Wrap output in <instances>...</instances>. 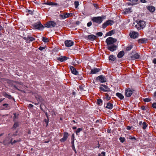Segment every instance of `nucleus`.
Here are the masks:
<instances>
[{
    "label": "nucleus",
    "instance_id": "nucleus-1",
    "mask_svg": "<svg viewBox=\"0 0 156 156\" xmlns=\"http://www.w3.org/2000/svg\"><path fill=\"white\" fill-rule=\"evenodd\" d=\"M117 41V40L112 37H109L107 38L105 41L108 46L114 44H113Z\"/></svg>",
    "mask_w": 156,
    "mask_h": 156
},
{
    "label": "nucleus",
    "instance_id": "nucleus-2",
    "mask_svg": "<svg viewBox=\"0 0 156 156\" xmlns=\"http://www.w3.org/2000/svg\"><path fill=\"white\" fill-rule=\"evenodd\" d=\"M34 28L40 30H42L44 28V26L39 21L37 23L33 24L32 25Z\"/></svg>",
    "mask_w": 156,
    "mask_h": 156
},
{
    "label": "nucleus",
    "instance_id": "nucleus-3",
    "mask_svg": "<svg viewBox=\"0 0 156 156\" xmlns=\"http://www.w3.org/2000/svg\"><path fill=\"white\" fill-rule=\"evenodd\" d=\"M91 20L94 22L100 24L103 21V18L101 16L94 17L91 19Z\"/></svg>",
    "mask_w": 156,
    "mask_h": 156
},
{
    "label": "nucleus",
    "instance_id": "nucleus-4",
    "mask_svg": "<svg viewBox=\"0 0 156 156\" xmlns=\"http://www.w3.org/2000/svg\"><path fill=\"white\" fill-rule=\"evenodd\" d=\"M129 57L132 60H135L139 58L140 55L137 53L133 52L129 54Z\"/></svg>",
    "mask_w": 156,
    "mask_h": 156
},
{
    "label": "nucleus",
    "instance_id": "nucleus-5",
    "mask_svg": "<svg viewBox=\"0 0 156 156\" xmlns=\"http://www.w3.org/2000/svg\"><path fill=\"white\" fill-rule=\"evenodd\" d=\"M135 90L130 88L126 89L125 90V95L127 97H130Z\"/></svg>",
    "mask_w": 156,
    "mask_h": 156
},
{
    "label": "nucleus",
    "instance_id": "nucleus-6",
    "mask_svg": "<svg viewBox=\"0 0 156 156\" xmlns=\"http://www.w3.org/2000/svg\"><path fill=\"white\" fill-rule=\"evenodd\" d=\"M99 89L103 91L109 92L111 91V90L110 89L108 86L104 84L101 85Z\"/></svg>",
    "mask_w": 156,
    "mask_h": 156
},
{
    "label": "nucleus",
    "instance_id": "nucleus-7",
    "mask_svg": "<svg viewBox=\"0 0 156 156\" xmlns=\"http://www.w3.org/2000/svg\"><path fill=\"white\" fill-rule=\"evenodd\" d=\"M45 27L48 28H52L55 27L56 25V23L54 21H50L47 23L45 24Z\"/></svg>",
    "mask_w": 156,
    "mask_h": 156
},
{
    "label": "nucleus",
    "instance_id": "nucleus-8",
    "mask_svg": "<svg viewBox=\"0 0 156 156\" xmlns=\"http://www.w3.org/2000/svg\"><path fill=\"white\" fill-rule=\"evenodd\" d=\"M96 80H99L101 83L105 82L107 81L105 76L103 75H100L98 76L96 78Z\"/></svg>",
    "mask_w": 156,
    "mask_h": 156
},
{
    "label": "nucleus",
    "instance_id": "nucleus-9",
    "mask_svg": "<svg viewBox=\"0 0 156 156\" xmlns=\"http://www.w3.org/2000/svg\"><path fill=\"white\" fill-rule=\"evenodd\" d=\"M22 38L26 41V42L27 43L29 42L30 41H32L35 40V38L34 37H32L28 36L27 37H22Z\"/></svg>",
    "mask_w": 156,
    "mask_h": 156
},
{
    "label": "nucleus",
    "instance_id": "nucleus-10",
    "mask_svg": "<svg viewBox=\"0 0 156 156\" xmlns=\"http://www.w3.org/2000/svg\"><path fill=\"white\" fill-rule=\"evenodd\" d=\"M117 45L113 44L108 46L107 48L110 51H114L117 49Z\"/></svg>",
    "mask_w": 156,
    "mask_h": 156
},
{
    "label": "nucleus",
    "instance_id": "nucleus-11",
    "mask_svg": "<svg viewBox=\"0 0 156 156\" xmlns=\"http://www.w3.org/2000/svg\"><path fill=\"white\" fill-rule=\"evenodd\" d=\"M73 15V13H66L64 14L61 15L60 16L61 18H62L63 19H66L69 17L72 16Z\"/></svg>",
    "mask_w": 156,
    "mask_h": 156
},
{
    "label": "nucleus",
    "instance_id": "nucleus-12",
    "mask_svg": "<svg viewBox=\"0 0 156 156\" xmlns=\"http://www.w3.org/2000/svg\"><path fill=\"white\" fill-rule=\"evenodd\" d=\"M65 44L66 46L70 47L73 45L74 42L71 40H66L65 42Z\"/></svg>",
    "mask_w": 156,
    "mask_h": 156
},
{
    "label": "nucleus",
    "instance_id": "nucleus-13",
    "mask_svg": "<svg viewBox=\"0 0 156 156\" xmlns=\"http://www.w3.org/2000/svg\"><path fill=\"white\" fill-rule=\"evenodd\" d=\"M86 37L87 38V39L90 40L91 41H93L96 39L97 37L94 35L91 34L86 36Z\"/></svg>",
    "mask_w": 156,
    "mask_h": 156
},
{
    "label": "nucleus",
    "instance_id": "nucleus-14",
    "mask_svg": "<svg viewBox=\"0 0 156 156\" xmlns=\"http://www.w3.org/2000/svg\"><path fill=\"white\" fill-rule=\"evenodd\" d=\"M138 33L135 31H132L130 34V36L131 38H136L137 37Z\"/></svg>",
    "mask_w": 156,
    "mask_h": 156
},
{
    "label": "nucleus",
    "instance_id": "nucleus-15",
    "mask_svg": "<svg viewBox=\"0 0 156 156\" xmlns=\"http://www.w3.org/2000/svg\"><path fill=\"white\" fill-rule=\"evenodd\" d=\"M69 68L72 73L75 75H77L78 72L76 70V69L72 66H70Z\"/></svg>",
    "mask_w": 156,
    "mask_h": 156
},
{
    "label": "nucleus",
    "instance_id": "nucleus-16",
    "mask_svg": "<svg viewBox=\"0 0 156 156\" xmlns=\"http://www.w3.org/2000/svg\"><path fill=\"white\" fill-rule=\"evenodd\" d=\"M68 136V133L66 132H65L64 133L63 137L60 140L61 142H64L66 140Z\"/></svg>",
    "mask_w": 156,
    "mask_h": 156
},
{
    "label": "nucleus",
    "instance_id": "nucleus-17",
    "mask_svg": "<svg viewBox=\"0 0 156 156\" xmlns=\"http://www.w3.org/2000/svg\"><path fill=\"white\" fill-rule=\"evenodd\" d=\"M100 71V69L98 68H94L93 69H91V71L90 73V74H96Z\"/></svg>",
    "mask_w": 156,
    "mask_h": 156
},
{
    "label": "nucleus",
    "instance_id": "nucleus-18",
    "mask_svg": "<svg viewBox=\"0 0 156 156\" xmlns=\"http://www.w3.org/2000/svg\"><path fill=\"white\" fill-rule=\"evenodd\" d=\"M68 58H69L68 57L63 56L57 58V59L61 62H64Z\"/></svg>",
    "mask_w": 156,
    "mask_h": 156
},
{
    "label": "nucleus",
    "instance_id": "nucleus-19",
    "mask_svg": "<svg viewBox=\"0 0 156 156\" xmlns=\"http://www.w3.org/2000/svg\"><path fill=\"white\" fill-rule=\"evenodd\" d=\"M42 5H58V4L56 3H54L51 2H45L44 1V2L42 3Z\"/></svg>",
    "mask_w": 156,
    "mask_h": 156
},
{
    "label": "nucleus",
    "instance_id": "nucleus-20",
    "mask_svg": "<svg viewBox=\"0 0 156 156\" xmlns=\"http://www.w3.org/2000/svg\"><path fill=\"white\" fill-rule=\"evenodd\" d=\"M147 8L148 10L151 12H154L155 10V8L153 6H147Z\"/></svg>",
    "mask_w": 156,
    "mask_h": 156
},
{
    "label": "nucleus",
    "instance_id": "nucleus-21",
    "mask_svg": "<svg viewBox=\"0 0 156 156\" xmlns=\"http://www.w3.org/2000/svg\"><path fill=\"white\" fill-rule=\"evenodd\" d=\"M138 24L140 27L143 28L145 27V22L144 21L140 20L138 22Z\"/></svg>",
    "mask_w": 156,
    "mask_h": 156
},
{
    "label": "nucleus",
    "instance_id": "nucleus-22",
    "mask_svg": "<svg viewBox=\"0 0 156 156\" xmlns=\"http://www.w3.org/2000/svg\"><path fill=\"white\" fill-rule=\"evenodd\" d=\"M131 2L130 3H129L128 4L129 5H135L136 4V2L138 1V0H129Z\"/></svg>",
    "mask_w": 156,
    "mask_h": 156
},
{
    "label": "nucleus",
    "instance_id": "nucleus-23",
    "mask_svg": "<svg viewBox=\"0 0 156 156\" xmlns=\"http://www.w3.org/2000/svg\"><path fill=\"white\" fill-rule=\"evenodd\" d=\"M105 107L109 109H111L113 108V105L110 102L108 103Z\"/></svg>",
    "mask_w": 156,
    "mask_h": 156
},
{
    "label": "nucleus",
    "instance_id": "nucleus-24",
    "mask_svg": "<svg viewBox=\"0 0 156 156\" xmlns=\"http://www.w3.org/2000/svg\"><path fill=\"white\" fill-rule=\"evenodd\" d=\"M124 55V51H122L119 52L117 55V57L119 58H121Z\"/></svg>",
    "mask_w": 156,
    "mask_h": 156
},
{
    "label": "nucleus",
    "instance_id": "nucleus-25",
    "mask_svg": "<svg viewBox=\"0 0 156 156\" xmlns=\"http://www.w3.org/2000/svg\"><path fill=\"white\" fill-rule=\"evenodd\" d=\"M116 95L120 99H123L124 98L123 95L120 93H116Z\"/></svg>",
    "mask_w": 156,
    "mask_h": 156
},
{
    "label": "nucleus",
    "instance_id": "nucleus-26",
    "mask_svg": "<svg viewBox=\"0 0 156 156\" xmlns=\"http://www.w3.org/2000/svg\"><path fill=\"white\" fill-rule=\"evenodd\" d=\"M147 40L145 38H142L139 40L138 41L139 42L141 43H145L147 42Z\"/></svg>",
    "mask_w": 156,
    "mask_h": 156
},
{
    "label": "nucleus",
    "instance_id": "nucleus-27",
    "mask_svg": "<svg viewBox=\"0 0 156 156\" xmlns=\"http://www.w3.org/2000/svg\"><path fill=\"white\" fill-rule=\"evenodd\" d=\"M114 34V31L113 30H111L109 32L107 33L106 34V36H111L112 34Z\"/></svg>",
    "mask_w": 156,
    "mask_h": 156
},
{
    "label": "nucleus",
    "instance_id": "nucleus-28",
    "mask_svg": "<svg viewBox=\"0 0 156 156\" xmlns=\"http://www.w3.org/2000/svg\"><path fill=\"white\" fill-rule=\"evenodd\" d=\"M115 59V57L114 55H110L109 57V60L114 61Z\"/></svg>",
    "mask_w": 156,
    "mask_h": 156
},
{
    "label": "nucleus",
    "instance_id": "nucleus-29",
    "mask_svg": "<svg viewBox=\"0 0 156 156\" xmlns=\"http://www.w3.org/2000/svg\"><path fill=\"white\" fill-rule=\"evenodd\" d=\"M34 12V10L33 9V10H31L26 9V12L28 13L29 14H31V15H33Z\"/></svg>",
    "mask_w": 156,
    "mask_h": 156
},
{
    "label": "nucleus",
    "instance_id": "nucleus-30",
    "mask_svg": "<svg viewBox=\"0 0 156 156\" xmlns=\"http://www.w3.org/2000/svg\"><path fill=\"white\" fill-rule=\"evenodd\" d=\"M12 139H11L10 141L7 142L6 141V140H5L3 141V144L5 145H7L10 143H11V142L12 141Z\"/></svg>",
    "mask_w": 156,
    "mask_h": 156
},
{
    "label": "nucleus",
    "instance_id": "nucleus-31",
    "mask_svg": "<svg viewBox=\"0 0 156 156\" xmlns=\"http://www.w3.org/2000/svg\"><path fill=\"white\" fill-rule=\"evenodd\" d=\"M4 96L5 97L8 98L10 99H12L13 98V97L10 95H9L6 93H5Z\"/></svg>",
    "mask_w": 156,
    "mask_h": 156
},
{
    "label": "nucleus",
    "instance_id": "nucleus-32",
    "mask_svg": "<svg viewBox=\"0 0 156 156\" xmlns=\"http://www.w3.org/2000/svg\"><path fill=\"white\" fill-rule=\"evenodd\" d=\"M13 115V121L14 122H16V119L18 118V115L16 113H14Z\"/></svg>",
    "mask_w": 156,
    "mask_h": 156
},
{
    "label": "nucleus",
    "instance_id": "nucleus-33",
    "mask_svg": "<svg viewBox=\"0 0 156 156\" xmlns=\"http://www.w3.org/2000/svg\"><path fill=\"white\" fill-rule=\"evenodd\" d=\"M107 22L108 25H112L114 23L113 21L111 20H107Z\"/></svg>",
    "mask_w": 156,
    "mask_h": 156
},
{
    "label": "nucleus",
    "instance_id": "nucleus-34",
    "mask_svg": "<svg viewBox=\"0 0 156 156\" xmlns=\"http://www.w3.org/2000/svg\"><path fill=\"white\" fill-rule=\"evenodd\" d=\"M133 48V45H130L129 46H128L126 48V50L127 51H129L131 49Z\"/></svg>",
    "mask_w": 156,
    "mask_h": 156
},
{
    "label": "nucleus",
    "instance_id": "nucleus-35",
    "mask_svg": "<svg viewBox=\"0 0 156 156\" xmlns=\"http://www.w3.org/2000/svg\"><path fill=\"white\" fill-rule=\"evenodd\" d=\"M142 125L143 126L142 127V128L143 129H146V127L148 126V125L145 122H144L142 123Z\"/></svg>",
    "mask_w": 156,
    "mask_h": 156
},
{
    "label": "nucleus",
    "instance_id": "nucleus-36",
    "mask_svg": "<svg viewBox=\"0 0 156 156\" xmlns=\"http://www.w3.org/2000/svg\"><path fill=\"white\" fill-rule=\"evenodd\" d=\"M105 98L107 100H109L111 99V97H110L109 94L108 93L105 94Z\"/></svg>",
    "mask_w": 156,
    "mask_h": 156
},
{
    "label": "nucleus",
    "instance_id": "nucleus-37",
    "mask_svg": "<svg viewBox=\"0 0 156 156\" xmlns=\"http://www.w3.org/2000/svg\"><path fill=\"white\" fill-rule=\"evenodd\" d=\"M108 25V22H107V20L102 25V28H105Z\"/></svg>",
    "mask_w": 156,
    "mask_h": 156
},
{
    "label": "nucleus",
    "instance_id": "nucleus-38",
    "mask_svg": "<svg viewBox=\"0 0 156 156\" xmlns=\"http://www.w3.org/2000/svg\"><path fill=\"white\" fill-rule=\"evenodd\" d=\"M42 41L44 42H47L49 41L48 38L44 37H42Z\"/></svg>",
    "mask_w": 156,
    "mask_h": 156
},
{
    "label": "nucleus",
    "instance_id": "nucleus-39",
    "mask_svg": "<svg viewBox=\"0 0 156 156\" xmlns=\"http://www.w3.org/2000/svg\"><path fill=\"white\" fill-rule=\"evenodd\" d=\"M74 5L75 6V7L76 9L77 8L78 6L79 5V2L77 1H75L74 2Z\"/></svg>",
    "mask_w": 156,
    "mask_h": 156
},
{
    "label": "nucleus",
    "instance_id": "nucleus-40",
    "mask_svg": "<svg viewBox=\"0 0 156 156\" xmlns=\"http://www.w3.org/2000/svg\"><path fill=\"white\" fill-rule=\"evenodd\" d=\"M129 139L133 140L134 141H135L136 140V138L135 137L132 136H129Z\"/></svg>",
    "mask_w": 156,
    "mask_h": 156
},
{
    "label": "nucleus",
    "instance_id": "nucleus-41",
    "mask_svg": "<svg viewBox=\"0 0 156 156\" xmlns=\"http://www.w3.org/2000/svg\"><path fill=\"white\" fill-rule=\"evenodd\" d=\"M97 102L98 105H100L102 102V101L101 99H98L97 100Z\"/></svg>",
    "mask_w": 156,
    "mask_h": 156
},
{
    "label": "nucleus",
    "instance_id": "nucleus-42",
    "mask_svg": "<svg viewBox=\"0 0 156 156\" xmlns=\"http://www.w3.org/2000/svg\"><path fill=\"white\" fill-rule=\"evenodd\" d=\"M143 101L145 102H148L151 101V99L150 98H145L143 99Z\"/></svg>",
    "mask_w": 156,
    "mask_h": 156
},
{
    "label": "nucleus",
    "instance_id": "nucleus-43",
    "mask_svg": "<svg viewBox=\"0 0 156 156\" xmlns=\"http://www.w3.org/2000/svg\"><path fill=\"white\" fill-rule=\"evenodd\" d=\"M82 128H78V129H77L76 130V134L77 135H78V133H79L81 131H82Z\"/></svg>",
    "mask_w": 156,
    "mask_h": 156
},
{
    "label": "nucleus",
    "instance_id": "nucleus-44",
    "mask_svg": "<svg viewBox=\"0 0 156 156\" xmlns=\"http://www.w3.org/2000/svg\"><path fill=\"white\" fill-rule=\"evenodd\" d=\"M96 34L99 37H101L102 36L103 33L101 32H98Z\"/></svg>",
    "mask_w": 156,
    "mask_h": 156
},
{
    "label": "nucleus",
    "instance_id": "nucleus-45",
    "mask_svg": "<svg viewBox=\"0 0 156 156\" xmlns=\"http://www.w3.org/2000/svg\"><path fill=\"white\" fill-rule=\"evenodd\" d=\"M119 140L121 142L123 143L125 141V138L124 137H120L119 138Z\"/></svg>",
    "mask_w": 156,
    "mask_h": 156
},
{
    "label": "nucleus",
    "instance_id": "nucleus-46",
    "mask_svg": "<svg viewBox=\"0 0 156 156\" xmlns=\"http://www.w3.org/2000/svg\"><path fill=\"white\" fill-rule=\"evenodd\" d=\"M92 22L91 21H90L87 23V26L88 27H90L92 25Z\"/></svg>",
    "mask_w": 156,
    "mask_h": 156
},
{
    "label": "nucleus",
    "instance_id": "nucleus-47",
    "mask_svg": "<svg viewBox=\"0 0 156 156\" xmlns=\"http://www.w3.org/2000/svg\"><path fill=\"white\" fill-rule=\"evenodd\" d=\"M45 49V47L40 46L39 47L38 49L41 51H42Z\"/></svg>",
    "mask_w": 156,
    "mask_h": 156
},
{
    "label": "nucleus",
    "instance_id": "nucleus-48",
    "mask_svg": "<svg viewBox=\"0 0 156 156\" xmlns=\"http://www.w3.org/2000/svg\"><path fill=\"white\" fill-rule=\"evenodd\" d=\"M18 123L17 122H15L14 123V125H13L14 127L16 128V127H17L18 126Z\"/></svg>",
    "mask_w": 156,
    "mask_h": 156
},
{
    "label": "nucleus",
    "instance_id": "nucleus-49",
    "mask_svg": "<svg viewBox=\"0 0 156 156\" xmlns=\"http://www.w3.org/2000/svg\"><path fill=\"white\" fill-rule=\"evenodd\" d=\"M152 106L153 108H156V102L154 103L152 105Z\"/></svg>",
    "mask_w": 156,
    "mask_h": 156
},
{
    "label": "nucleus",
    "instance_id": "nucleus-50",
    "mask_svg": "<svg viewBox=\"0 0 156 156\" xmlns=\"http://www.w3.org/2000/svg\"><path fill=\"white\" fill-rule=\"evenodd\" d=\"M44 121L47 124V126L48 125V119H44Z\"/></svg>",
    "mask_w": 156,
    "mask_h": 156
},
{
    "label": "nucleus",
    "instance_id": "nucleus-51",
    "mask_svg": "<svg viewBox=\"0 0 156 156\" xmlns=\"http://www.w3.org/2000/svg\"><path fill=\"white\" fill-rule=\"evenodd\" d=\"M20 141V140H14L12 142H11V143H12V144H14L16 142H19Z\"/></svg>",
    "mask_w": 156,
    "mask_h": 156
},
{
    "label": "nucleus",
    "instance_id": "nucleus-52",
    "mask_svg": "<svg viewBox=\"0 0 156 156\" xmlns=\"http://www.w3.org/2000/svg\"><path fill=\"white\" fill-rule=\"evenodd\" d=\"M135 23H133V26H135L136 27L137 29L139 30V29H140V28L139 27H137L138 26H137V24H136L135 25Z\"/></svg>",
    "mask_w": 156,
    "mask_h": 156
},
{
    "label": "nucleus",
    "instance_id": "nucleus-53",
    "mask_svg": "<svg viewBox=\"0 0 156 156\" xmlns=\"http://www.w3.org/2000/svg\"><path fill=\"white\" fill-rule=\"evenodd\" d=\"M130 10H131V9L130 8H128V9H126V10H125V12H127V13H128V12H130H130H131V11H130Z\"/></svg>",
    "mask_w": 156,
    "mask_h": 156
},
{
    "label": "nucleus",
    "instance_id": "nucleus-54",
    "mask_svg": "<svg viewBox=\"0 0 156 156\" xmlns=\"http://www.w3.org/2000/svg\"><path fill=\"white\" fill-rule=\"evenodd\" d=\"M3 105V106H5L6 108H8V106L9 105L8 104H4Z\"/></svg>",
    "mask_w": 156,
    "mask_h": 156
},
{
    "label": "nucleus",
    "instance_id": "nucleus-55",
    "mask_svg": "<svg viewBox=\"0 0 156 156\" xmlns=\"http://www.w3.org/2000/svg\"><path fill=\"white\" fill-rule=\"evenodd\" d=\"M79 88L80 90H84L83 88V87L82 86H80L79 87Z\"/></svg>",
    "mask_w": 156,
    "mask_h": 156
},
{
    "label": "nucleus",
    "instance_id": "nucleus-56",
    "mask_svg": "<svg viewBox=\"0 0 156 156\" xmlns=\"http://www.w3.org/2000/svg\"><path fill=\"white\" fill-rule=\"evenodd\" d=\"M140 1L142 3H146L147 2L146 0H140Z\"/></svg>",
    "mask_w": 156,
    "mask_h": 156
},
{
    "label": "nucleus",
    "instance_id": "nucleus-57",
    "mask_svg": "<svg viewBox=\"0 0 156 156\" xmlns=\"http://www.w3.org/2000/svg\"><path fill=\"white\" fill-rule=\"evenodd\" d=\"M141 109L143 110H146L144 106L141 107Z\"/></svg>",
    "mask_w": 156,
    "mask_h": 156
},
{
    "label": "nucleus",
    "instance_id": "nucleus-58",
    "mask_svg": "<svg viewBox=\"0 0 156 156\" xmlns=\"http://www.w3.org/2000/svg\"><path fill=\"white\" fill-rule=\"evenodd\" d=\"M127 129H128V130H130L131 129V127L129 126H127V128H126Z\"/></svg>",
    "mask_w": 156,
    "mask_h": 156
},
{
    "label": "nucleus",
    "instance_id": "nucleus-59",
    "mask_svg": "<svg viewBox=\"0 0 156 156\" xmlns=\"http://www.w3.org/2000/svg\"><path fill=\"white\" fill-rule=\"evenodd\" d=\"M3 29V27L0 25V31L2 30Z\"/></svg>",
    "mask_w": 156,
    "mask_h": 156
},
{
    "label": "nucleus",
    "instance_id": "nucleus-60",
    "mask_svg": "<svg viewBox=\"0 0 156 156\" xmlns=\"http://www.w3.org/2000/svg\"><path fill=\"white\" fill-rule=\"evenodd\" d=\"M153 62L154 63V64H156V58H154L153 60Z\"/></svg>",
    "mask_w": 156,
    "mask_h": 156
},
{
    "label": "nucleus",
    "instance_id": "nucleus-61",
    "mask_svg": "<svg viewBox=\"0 0 156 156\" xmlns=\"http://www.w3.org/2000/svg\"><path fill=\"white\" fill-rule=\"evenodd\" d=\"M13 87L16 89L19 90V89L17 87L16 85H14Z\"/></svg>",
    "mask_w": 156,
    "mask_h": 156
},
{
    "label": "nucleus",
    "instance_id": "nucleus-62",
    "mask_svg": "<svg viewBox=\"0 0 156 156\" xmlns=\"http://www.w3.org/2000/svg\"><path fill=\"white\" fill-rule=\"evenodd\" d=\"M101 154L104 156L105 155V152L103 151L101 152Z\"/></svg>",
    "mask_w": 156,
    "mask_h": 156
},
{
    "label": "nucleus",
    "instance_id": "nucleus-63",
    "mask_svg": "<svg viewBox=\"0 0 156 156\" xmlns=\"http://www.w3.org/2000/svg\"><path fill=\"white\" fill-rule=\"evenodd\" d=\"M80 23V22L79 21H77L76 22V24L77 25H79Z\"/></svg>",
    "mask_w": 156,
    "mask_h": 156
},
{
    "label": "nucleus",
    "instance_id": "nucleus-64",
    "mask_svg": "<svg viewBox=\"0 0 156 156\" xmlns=\"http://www.w3.org/2000/svg\"><path fill=\"white\" fill-rule=\"evenodd\" d=\"M139 124L140 125H141L142 124V122L141 121L140 122Z\"/></svg>",
    "mask_w": 156,
    "mask_h": 156
}]
</instances>
